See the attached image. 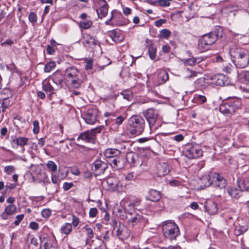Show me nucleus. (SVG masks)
<instances>
[{
    "label": "nucleus",
    "instance_id": "f257e3e1",
    "mask_svg": "<svg viewBox=\"0 0 249 249\" xmlns=\"http://www.w3.org/2000/svg\"><path fill=\"white\" fill-rule=\"evenodd\" d=\"M229 53L237 68H244L249 64V51L245 48L233 45L230 48Z\"/></svg>",
    "mask_w": 249,
    "mask_h": 249
},
{
    "label": "nucleus",
    "instance_id": "f03ea898",
    "mask_svg": "<svg viewBox=\"0 0 249 249\" xmlns=\"http://www.w3.org/2000/svg\"><path fill=\"white\" fill-rule=\"evenodd\" d=\"M162 230L165 239L170 242L176 241L180 234L178 225L171 220L162 223Z\"/></svg>",
    "mask_w": 249,
    "mask_h": 249
},
{
    "label": "nucleus",
    "instance_id": "7ed1b4c3",
    "mask_svg": "<svg viewBox=\"0 0 249 249\" xmlns=\"http://www.w3.org/2000/svg\"><path fill=\"white\" fill-rule=\"evenodd\" d=\"M145 126V121L141 116H132L128 120L127 133L132 136H138L143 132Z\"/></svg>",
    "mask_w": 249,
    "mask_h": 249
},
{
    "label": "nucleus",
    "instance_id": "20e7f679",
    "mask_svg": "<svg viewBox=\"0 0 249 249\" xmlns=\"http://www.w3.org/2000/svg\"><path fill=\"white\" fill-rule=\"evenodd\" d=\"M241 106L240 100L238 99L229 100L219 106V111L227 116H230Z\"/></svg>",
    "mask_w": 249,
    "mask_h": 249
},
{
    "label": "nucleus",
    "instance_id": "39448f33",
    "mask_svg": "<svg viewBox=\"0 0 249 249\" xmlns=\"http://www.w3.org/2000/svg\"><path fill=\"white\" fill-rule=\"evenodd\" d=\"M220 29H215L214 31L203 35L199 40L198 47L203 50H207L209 47L213 44L219 36Z\"/></svg>",
    "mask_w": 249,
    "mask_h": 249
},
{
    "label": "nucleus",
    "instance_id": "423d86ee",
    "mask_svg": "<svg viewBox=\"0 0 249 249\" xmlns=\"http://www.w3.org/2000/svg\"><path fill=\"white\" fill-rule=\"evenodd\" d=\"M142 114L148 123L151 131L157 128L154 127L159 116V112L157 109L153 107L149 108L143 110Z\"/></svg>",
    "mask_w": 249,
    "mask_h": 249
},
{
    "label": "nucleus",
    "instance_id": "0eeeda50",
    "mask_svg": "<svg viewBox=\"0 0 249 249\" xmlns=\"http://www.w3.org/2000/svg\"><path fill=\"white\" fill-rule=\"evenodd\" d=\"M243 186L239 185L238 187L233 186L229 187L227 188V192L230 196L233 198H239L242 194V191L246 190L249 191V180L244 181L242 184Z\"/></svg>",
    "mask_w": 249,
    "mask_h": 249
},
{
    "label": "nucleus",
    "instance_id": "6e6552de",
    "mask_svg": "<svg viewBox=\"0 0 249 249\" xmlns=\"http://www.w3.org/2000/svg\"><path fill=\"white\" fill-rule=\"evenodd\" d=\"M184 154L189 159H197L202 156V151L198 145L189 144L186 146Z\"/></svg>",
    "mask_w": 249,
    "mask_h": 249
},
{
    "label": "nucleus",
    "instance_id": "1a4fd4ad",
    "mask_svg": "<svg viewBox=\"0 0 249 249\" xmlns=\"http://www.w3.org/2000/svg\"><path fill=\"white\" fill-rule=\"evenodd\" d=\"M147 223V219L142 214L136 213L128 220V224L132 226H138L139 228H143Z\"/></svg>",
    "mask_w": 249,
    "mask_h": 249
},
{
    "label": "nucleus",
    "instance_id": "9d476101",
    "mask_svg": "<svg viewBox=\"0 0 249 249\" xmlns=\"http://www.w3.org/2000/svg\"><path fill=\"white\" fill-rule=\"evenodd\" d=\"M98 112V109L95 107L88 108L84 117L85 122L90 124H94L97 121Z\"/></svg>",
    "mask_w": 249,
    "mask_h": 249
},
{
    "label": "nucleus",
    "instance_id": "9b49d317",
    "mask_svg": "<svg viewBox=\"0 0 249 249\" xmlns=\"http://www.w3.org/2000/svg\"><path fill=\"white\" fill-rule=\"evenodd\" d=\"M210 82L219 86H224L228 83V77L223 74H216L210 77Z\"/></svg>",
    "mask_w": 249,
    "mask_h": 249
},
{
    "label": "nucleus",
    "instance_id": "f8f14e48",
    "mask_svg": "<svg viewBox=\"0 0 249 249\" xmlns=\"http://www.w3.org/2000/svg\"><path fill=\"white\" fill-rule=\"evenodd\" d=\"M108 168L107 164L101 160H96L92 165V170L95 176H99L105 173Z\"/></svg>",
    "mask_w": 249,
    "mask_h": 249
},
{
    "label": "nucleus",
    "instance_id": "ddd939ff",
    "mask_svg": "<svg viewBox=\"0 0 249 249\" xmlns=\"http://www.w3.org/2000/svg\"><path fill=\"white\" fill-rule=\"evenodd\" d=\"M227 185V181L223 177L216 173L213 174V186L216 189H224Z\"/></svg>",
    "mask_w": 249,
    "mask_h": 249
},
{
    "label": "nucleus",
    "instance_id": "4468645a",
    "mask_svg": "<svg viewBox=\"0 0 249 249\" xmlns=\"http://www.w3.org/2000/svg\"><path fill=\"white\" fill-rule=\"evenodd\" d=\"M97 4L98 8L96 9V12L99 18H102L107 14L108 5L105 0H98Z\"/></svg>",
    "mask_w": 249,
    "mask_h": 249
},
{
    "label": "nucleus",
    "instance_id": "2eb2a0df",
    "mask_svg": "<svg viewBox=\"0 0 249 249\" xmlns=\"http://www.w3.org/2000/svg\"><path fill=\"white\" fill-rule=\"evenodd\" d=\"M81 73L78 69L74 66L68 67L64 71V76L65 78L70 80L76 77H81Z\"/></svg>",
    "mask_w": 249,
    "mask_h": 249
},
{
    "label": "nucleus",
    "instance_id": "dca6fc26",
    "mask_svg": "<svg viewBox=\"0 0 249 249\" xmlns=\"http://www.w3.org/2000/svg\"><path fill=\"white\" fill-rule=\"evenodd\" d=\"M126 160L131 166L142 165L138 154L133 152H130L127 153Z\"/></svg>",
    "mask_w": 249,
    "mask_h": 249
},
{
    "label": "nucleus",
    "instance_id": "f3484780",
    "mask_svg": "<svg viewBox=\"0 0 249 249\" xmlns=\"http://www.w3.org/2000/svg\"><path fill=\"white\" fill-rule=\"evenodd\" d=\"M116 236L119 240L124 241L129 238L130 231L124 226H120L116 231Z\"/></svg>",
    "mask_w": 249,
    "mask_h": 249
},
{
    "label": "nucleus",
    "instance_id": "a211bd4d",
    "mask_svg": "<svg viewBox=\"0 0 249 249\" xmlns=\"http://www.w3.org/2000/svg\"><path fill=\"white\" fill-rule=\"evenodd\" d=\"M157 81L159 85L164 84L168 80L169 76L167 71L164 69H159L156 71Z\"/></svg>",
    "mask_w": 249,
    "mask_h": 249
},
{
    "label": "nucleus",
    "instance_id": "6ab92c4d",
    "mask_svg": "<svg viewBox=\"0 0 249 249\" xmlns=\"http://www.w3.org/2000/svg\"><path fill=\"white\" fill-rule=\"evenodd\" d=\"M204 207L208 213L211 215L215 214L217 211L216 204L211 199L206 201Z\"/></svg>",
    "mask_w": 249,
    "mask_h": 249
},
{
    "label": "nucleus",
    "instance_id": "aec40b11",
    "mask_svg": "<svg viewBox=\"0 0 249 249\" xmlns=\"http://www.w3.org/2000/svg\"><path fill=\"white\" fill-rule=\"evenodd\" d=\"M65 76L59 71H56L52 76V79L58 89L62 87Z\"/></svg>",
    "mask_w": 249,
    "mask_h": 249
},
{
    "label": "nucleus",
    "instance_id": "412c9836",
    "mask_svg": "<svg viewBox=\"0 0 249 249\" xmlns=\"http://www.w3.org/2000/svg\"><path fill=\"white\" fill-rule=\"evenodd\" d=\"M107 161L112 168L116 169H120L124 167V161L119 156L110 159V160H107Z\"/></svg>",
    "mask_w": 249,
    "mask_h": 249
},
{
    "label": "nucleus",
    "instance_id": "4be33fe9",
    "mask_svg": "<svg viewBox=\"0 0 249 249\" xmlns=\"http://www.w3.org/2000/svg\"><path fill=\"white\" fill-rule=\"evenodd\" d=\"M94 139L92 132L90 131H87L81 133L77 138V140L79 141L81 140L86 142H89Z\"/></svg>",
    "mask_w": 249,
    "mask_h": 249
},
{
    "label": "nucleus",
    "instance_id": "5701e85b",
    "mask_svg": "<svg viewBox=\"0 0 249 249\" xmlns=\"http://www.w3.org/2000/svg\"><path fill=\"white\" fill-rule=\"evenodd\" d=\"M83 37L84 39L83 43L89 47L97 44V40L89 34H84Z\"/></svg>",
    "mask_w": 249,
    "mask_h": 249
},
{
    "label": "nucleus",
    "instance_id": "b1692460",
    "mask_svg": "<svg viewBox=\"0 0 249 249\" xmlns=\"http://www.w3.org/2000/svg\"><path fill=\"white\" fill-rule=\"evenodd\" d=\"M121 154V151L115 148H108L105 150L104 155L108 159V160L112 159L113 158H115L119 156Z\"/></svg>",
    "mask_w": 249,
    "mask_h": 249
},
{
    "label": "nucleus",
    "instance_id": "393cba45",
    "mask_svg": "<svg viewBox=\"0 0 249 249\" xmlns=\"http://www.w3.org/2000/svg\"><path fill=\"white\" fill-rule=\"evenodd\" d=\"M109 36L116 42H120L123 40L124 37L121 32L117 30H113L109 31Z\"/></svg>",
    "mask_w": 249,
    "mask_h": 249
},
{
    "label": "nucleus",
    "instance_id": "a878e982",
    "mask_svg": "<svg viewBox=\"0 0 249 249\" xmlns=\"http://www.w3.org/2000/svg\"><path fill=\"white\" fill-rule=\"evenodd\" d=\"M146 197L147 199L151 201H158L161 197L160 193L156 190L151 189L149 191Z\"/></svg>",
    "mask_w": 249,
    "mask_h": 249
},
{
    "label": "nucleus",
    "instance_id": "bb28decb",
    "mask_svg": "<svg viewBox=\"0 0 249 249\" xmlns=\"http://www.w3.org/2000/svg\"><path fill=\"white\" fill-rule=\"evenodd\" d=\"M216 174V173H210L209 174L202 177L201 179L205 186H209L211 185L213 186V174Z\"/></svg>",
    "mask_w": 249,
    "mask_h": 249
},
{
    "label": "nucleus",
    "instance_id": "cd10ccee",
    "mask_svg": "<svg viewBox=\"0 0 249 249\" xmlns=\"http://www.w3.org/2000/svg\"><path fill=\"white\" fill-rule=\"evenodd\" d=\"M29 139L28 138L19 137L12 140V143H16L17 146L23 147L27 144Z\"/></svg>",
    "mask_w": 249,
    "mask_h": 249
},
{
    "label": "nucleus",
    "instance_id": "c85d7f7f",
    "mask_svg": "<svg viewBox=\"0 0 249 249\" xmlns=\"http://www.w3.org/2000/svg\"><path fill=\"white\" fill-rule=\"evenodd\" d=\"M42 89L47 93H49L50 95L54 93L55 89L51 84L48 82H45L42 83Z\"/></svg>",
    "mask_w": 249,
    "mask_h": 249
},
{
    "label": "nucleus",
    "instance_id": "c756f323",
    "mask_svg": "<svg viewBox=\"0 0 249 249\" xmlns=\"http://www.w3.org/2000/svg\"><path fill=\"white\" fill-rule=\"evenodd\" d=\"M194 100L195 103L198 105H201L206 102L207 98L204 93L203 94L196 93L194 97Z\"/></svg>",
    "mask_w": 249,
    "mask_h": 249
},
{
    "label": "nucleus",
    "instance_id": "7c9ffc66",
    "mask_svg": "<svg viewBox=\"0 0 249 249\" xmlns=\"http://www.w3.org/2000/svg\"><path fill=\"white\" fill-rule=\"evenodd\" d=\"M248 230L247 225L236 226L234 231V234L238 236L245 233Z\"/></svg>",
    "mask_w": 249,
    "mask_h": 249
},
{
    "label": "nucleus",
    "instance_id": "2f4dec72",
    "mask_svg": "<svg viewBox=\"0 0 249 249\" xmlns=\"http://www.w3.org/2000/svg\"><path fill=\"white\" fill-rule=\"evenodd\" d=\"M239 76L246 85H249V71H243L239 73Z\"/></svg>",
    "mask_w": 249,
    "mask_h": 249
},
{
    "label": "nucleus",
    "instance_id": "473e14b6",
    "mask_svg": "<svg viewBox=\"0 0 249 249\" xmlns=\"http://www.w3.org/2000/svg\"><path fill=\"white\" fill-rule=\"evenodd\" d=\"M69 81H71L72 86L76 89L79 88L83 83V80L81 79L80 77H76Z\"/></svg>",
    "mask_w": 249,
    "mask_h": 249
},
{
    "label": "nucleus",
    "instance_id": "72a5a7b5",
    "mask_svg": "<svg viewBox=\"0 0 249 249\" xmlns=\"http://www.w3.org/2000/svg\"><path fill=\"white\" fill-rule=\"evenodd\" d=\"M148 52L150 58L154 60L156 57V48L152 44H150L148 46Z\"/></svg>",
    "mask_w": 249,
    "mask_h": 249
},
{
    "label": "nucleus",
    "instance_id": "f704fd0d",
    "mask_svg": "<svg viewBox=\"0 0 249 249\" xmlns=\"http://www.w3.org/2000/svg\"><path fill=\"white\" fill-rule=\"evenodd\" d=\"M72 230V226L70 223H66L63 226L61 227V231L62 233L65 234H69Z\"/></svg>",
    "mask_w": 249,
    "mask_h": 249
},
{
    "label": "nucleus",
    "instance_id": "c9c22d12",
    "mask_svg": "<svg viewBox=\"0 0 249 249\" xmlns=\"http://www.w3.org/2000/svg\"><path fill=\"white\" fill-rule=\"evenodd\" d=\"M55 64L54 62L50 61L48 62L44 67V70L46 72H50L55 67Z\"/></svg>",
    "mask_w": 249,
    "mask_h": 249
},
{
    "label": "nucleus",
    "instance_id": "e433bc0d",
    "mask_svg": "<svg viewBox=\"0 0 249 249\" xmlns=\"http://www.w3.org/2000/svg\"><path fill=\"white\" fill-rule=\"evenodd\" d=\"M16 210L17 207L15 205H9L5 208L4 211L9 215H11L16 212Z\"/></svg>",
    "mask_w": 249,
    "mask_h": 249
},
{
    "label": "nucleus",
    "instance_id": "4c0bfd02",
    "mask_svg": "<svg viewBox=\"0 0 249 249\" xmlns=\"http://www.w3.org/2000/svg\"><path fill=\"white\" fill-rule=\"evenodd\" d=\"M232 67L231 64L224 62L222 69L224 72L227 73H230L232 71Z\"/></svg>",
    "mask_w": 249,
    "mask_h": 249
},
{
    "label": "nucleus",
    "instance_id": "58836bf2",
    "mask_svg": "<svg viewBox=\"0 0 249 249\" xmlns=\"http://www.w3.org/2000/svg\"><path fill=\"white\" fill-rule=\"evenodd\" d=\"M135 207L134 204H132V201H126L125 210L127 211L129 213L132 214V211L134 209Z\"/></svg>",
    "mask_w": 249,
    "mask_h": 249
},
{
    "label": "nucleus",
    "instance_id": "ea45409f",
    "mask_svg": "<svg viewBox=\"0 0 249 249\" xmlns=\"http://www.w3.org/2000/svg\"><path fill=\"white\" fill-rule=\"evenodd\" d=\"M92 22L91 20L81 21L79 23V27L84 29H89L92 25Z\"/></svg>",
    "mask_w": 249,
    "mask_h": 249
},
{
    "label": "nucleus",
    "instance_id": "a19ab883",
    "mask_svg": "<svg viewBox=\"0 0 249 249\" xmlns=\"http://www.w3.org/2000/svg\"><path fill=\"white\" fill-rule=\"evenodd\" d=\"M86 63L85 67L87 70H91L93 67V59L91 58H87L84 60Z\"/></svg>",
    "mask_w": 249,
    "mask_h": 249
},
{
    "label": "nucleus",
    "instance_id": "79ce46f5",
    "mask_svg": "<svg viewBox=\"0 0 249 249\" xmlns=\"http://www.w3.org/2000/svg\"><path fill=\"white\" fill-rule=\"evenodd\" d=\"M47 167L49 169V170L53 172H55L57 170V165L53 161L50 160L49 161L47 164Z\"/></svg>",
    "mask_w": 249,
    "mask_h": 249
},
{
    "label": "nucleus",
    "instance_id": "37998d69",
    "mask_svg": "<svg viewBox=\"0 0 249 249\" xmlns=\"http://www.w3.org/2000/svg\"><path fill=\"white\" fill-rule=\"evenodd\" d=\"M123 98L126 99L127 101L130 100L132 98V93L129 90L123 91L121 93Z\"/></svg>",
    "mask_w": 249,
    "mask_h": 249
},
{
    "label": "nucleus",
    "instance_id": "c03bdc74",
    "mask_svg": "<svg viewBox=\"0 0 249 249\" xmlns=\"http://www.w3.org/2000/svg\"><path fill=\"white\" fill-rule=\"evenodd\" d=\"M83 229H84L87 231V234L89 239H91L93 238V231L90 227L88 225H86L83 228Z\"/></svg>",
    "mask_w": 249,
    "mask_h": 249
},
{
    "label": "nucleus",
    "instance_id": "a18cd8bd",
    "mask_svg": "<svg viewBox=\"0 0 249 249\" xmlns=\"http://www.w3.org/2000/svg\"><path fill=\"white\" fill-rule=\"evenodd\" d=\"M181 61L185 64L187 65H194L196 64L195 59L194 57L188 59H182Z\"/></svg>",
    "mask_w": 249,
    "mask_h": 249
},
{
    "label": "nucleus",
    "instance_id": "49530a36",
    "mask_svg": "<svg viewBox=\"0 0 249 249\" xmlns=\"http://www.w3.org/2000/svg\"><path fill=\"white\" fill-rule=\"evenodd\" d=\"M29 20L32 23H35L37 21V15L35 12H31L29 15Z\"/></svg>",
    "mask_w": 249,
    "mask_h": 249
},
{
    "label": "nucleus",
    "instance_id": "de8ad7c7",
    "mask_svg": "<svg viewBox=\"0 0 249 249\" xmlns=\"http://www.w3.org/2000/svg\"><path fill=\"white\" fill-rule=\"evenodd\" d=\"M33 131L34 133L36 134L39 131V122L37 120H35L33 123Z\"/></svg>",
    "mask_w": 249,
    "mask_h": 249
},
{
    "label": "nucleus",
    "instance_id": "09e8293b",
    "mask_svg": "<svg viewBox=\"0 0 249 249\" xmlns=\"http://www.w3.org/2000/svg\"><path fill=\"white\" fill-rule=\"evenodd\" d=\"M161 37L167 38L171 35V32L167 29H162L160 31Z\"/></svg>",
    "mask_w": 249,
    "mask_h": 249
},
{
    "label": "nucleus",
    "instance_id": "8fccbe9b",
    "mask_svg": "<svg viewBox=\"0 0 249 249\" xmlns=\"http://www.w3.org/2000/svg\"><path fill=\"white\" fill-rule=\"evenodd\" d=\"M103 129H104L103 126H99L94 129H91L90 130V132H92L93 134H94V138H95L96 134L97 133H100L103 130Z\"/></svg>",
    "mask_w": 249,
    "mask_h": 249
},
{
    "label": "nucleus",
    "instance_id": "3c124183",
    "mask_svg": "<svg viewBox=\"0 0 249 249\" xmlns=\"http://www.w3.org/2000/svg\"><path fill=\"white\" fill-rule=\"evenodd\" d=\"M15 170V168L12 165L6 166L4 168V171L8 174H11Z\"/></svg>",
    "mask_w": 249,
    "mask_h": 249
},
{
    "label": "nucleus",
    "instance_id": "603ef678",
    "mask_svg": "<svg viewBox=\"0 0 249 249\" xmlns=\"http://www.w3.org/2000/svg\"><path fill=\"white\" fill-rule=\"evenodd\" d=\"M125 118L122 115H120L117 117V118L115 119V124L117 125H121L125 120Z\"/></svg>",
    "mask_w": 249,
    "mask_h": 249
},
{
    "label": "nucleus",
    "instance_id": "864d4df0",
    "mask_svg": "<svg viewBox=\"0 0 249 249\" xmlns=\"http://www.w3.org/2000/svg\"><path fill=\"white\" fill-rule=\"evenodd\" d=\"M186 71L188 73V77H192L197 76V72L195 71H193L189 68L186 69Z\"/></svg>",
    "mask_w": 249,
    "mask_h": 249
},
{
    "label": "nucleus",
    "instance_id": "5fc2aeb1",
    "mask_svg": "<svg viewBox=\"0 0 249 249\" xmlns=\"http://www.w3.org/2000/svg\"><path fill=\"white\" fill-rule=\"evenodd\" d=\"M24 218V214H21L18 215L16 216V220L14 221V223L16 226H18L20 222L23 220Z\"/></svg>",
    "mask_w": 249,
    "mask_h": 249
},
{
    "label": "nucleus",
    "instance_id": "6e6d98bb",
    "mask_svg": "<svg viewBox=\"0 0 249 249\" xmlns=\"http://www.w3.org/2000/svg\"><path fill=\"white\" fill-rule=\"evenodd\" d=\"M161 169L163 170L162 173H161L160 171H159L161 176L165 175L169 173V170L167 168V165L166 164H163L161 166Z\"/></svg>",
    "mask_w": 249,
    "mask_h": 249
},
{
    "label": "nucleus",
    "instance_id": "4d7b16f0",
    "mask_svg": "<svg viewBox=\"0 0 249 249\" xmlns=\"http://www.w3.org/2000/svg\"><path fill=\"white\" fill-rule=\"evenodd\" d=\"M79 223V219L75 215H72V225L74 227H77Z\"/></svg>",
    "mask_w": 249,
    "mask_h": 249
},
{
    "label": "nucleus",
    "instance_id": "13d9d810",
    "mask_svg": "<svg viewBox=\"0 0 249 249\" xmlns=\"http://www.w3.org/2000/svg\"><path fill=\"white\" fill-rule=\"evenodd\" d=\"M9 104V101L7 99H4L1 104L2 111L3 112H5L6 108L7 107Z\"/></svg>",
    "mask_w": 249,
    "mask_h": 249
},
{
    "label": "nucleus",
    "instance_id": "bf43d9fd",
    "mask_svg": "<svg viewBox=\"0 0 249 249\" xmlns=\"http://www.w3.org/2000/svg\"><path fill=\"white\" fill-rule=\"evenodd\" d=\"M173 0H160V6L161 7H167L170 5V1Z\"/></svg>",
    "mask_w": 249,
    "mask_h": 249
},
{
    "label": "nucleus",
    "instance_id": "052dcab7",
    "mask_svg": "<svg viewBox=\"0 0 249 249\" xmlns=\"http://www.w3.org/2000/svg\"><path fill=\"white\" fill-rule=\"evenodd\" d=\"M73 186V184L72 182H64L63 183V188L65 191H68Z\"/></svg>",
    "mask_w": 249,
    "mask_h": 249
},
{
    "label": "nucleus",
    "instance_id": "680f3d73",
    "mask_svg": "<svg viewBox=\"0 0 249 249\" xmlns=\"http://www.w3.org/2000/svg\"><path fill=\"white\" fill-rule=\"evenodd\" d=\"M98 212V210L96 208H92L89 210V215L91 217H94L96 216Z\"/></svg>",
    "mask_w": 249,
    "mask_h": 249
},
{
    "label": "nucleus",
    "instance_id": "e2e57ef3",
    "mask_svg": "<svg viewBox=\"0 0 249 249\" xmlns=\"http://www.w3.org/2000/svg\"><path fill=\"white\" fill-rule=\"evenodd\" d=\"M166 22V20L165 19H160L155 21V25L159 27L163 24L165 23Z\"/></svg>",
    "mask_w": 249,
    "mask_h": 249
},
{
    "label": "nucleus",
    "instance_id": "0e129e2a",
    "mask_svg": "<svg viewBox=\"0 0 249 249\" xmlns=\"http://www.w3.org/2000/svg\"><path fill=\"white\" fill-rule=\"evenodd\" d=\"M42 215L43 217H48L51 214V211L48 209H44L41 212Z\"/></svg>",
    "mask_w": 249,
    "mask_h": 249
},
{
    "label": "nucleus",
    "instance_id": "69168bd1",
    "mask_svg": "<svg viewBox=\"0 0 249 249\" xmlns=\"http://www.w3.org/2000/svg\"><path fill=\"white\" fill-rule=\"evenodd\" d=\"M29 227L34 230H36L39 228V225L36 222H31L30 223Z\"/></svg>",
    "mask_w": 249,
    "mask_h": 249
},
{
    "label": "nucleus",
    "instance_id": "338daca9",
    "mask_svg": "<svg viewBox=\"0 0 249 249\" xmlns=\"http://www.w3.org/2000/svg\"><path fill=\"white\" fill-rule=\"evenodd\" d=\"M8 134L7 128L5 127H2L0 130V137L2 138Z\"/></svg>",
    "mask_w": 249,
    "mask_h": 249
},
{
    "label": "nucleus",
    "instance_id": "774afa93",
    "mask_svg": "<svg viewBox=\"0 0 249 249\" xmlns=\"http://www.w3.org/2000/svg\"><path fill=\"white\" fill-rule=\"evenodd\" d=\"M6 67L7 69L11 71H15L17 70V67L13 63L9 64Z\"/></svg>",
    "mask_w": 249,
    "mask_h": 249
}]
</instances>
